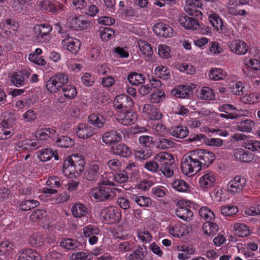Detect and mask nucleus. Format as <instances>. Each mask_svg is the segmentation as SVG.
Instances as JSON below:
<instances>
[{
    "mask_svg": "<svg viewBox=\"0 0 260 260\" xmlns=\"http://www.w3.org/2000/svg\"><path fill=\"white\" fill-rule=\"evenodd\" d=\"M131 198L140 207H149L152 204L151 199L147 197L134 194L132 195Z\"/></svg>",
    "mask_w": 260,
    "mask_h": 260,
    "instance_id": "nucleus-45",
    "label": "nucleus"
},
{
    "mask_svg": "<svg viewBox=\"0 0 260 260\" xmlns=\"http://www.w3.org/2000/svg\"><path fill=\"white\" fill-rule=\"evenodd\" d=\"M40 9L57 15L66 10L64 5L56 0H42L39 3Z\"/></svg>",
    "mask_w": 260,
    "mask_h": 260,
    "instance_id": "nucleus-5",
    "label": "nucleus"
},
{
    "mask_svg": "<svg viewBox=\"0 0 260 260\" xmlns=\"http://www.w3.org/2000/svg\"><path fill=\"white\" fill-rule=\"evenodd\" d=\"M228 46L232 52L237 55L245 54L248 50L246 43L240 40L230 41Z\"/></svg>",
    "mask_w": 260,
    "mask_h": 260,
    "instance_id": "nucleus-17",
    "label": "nucleus"
},
{
    "mask_svg": "<svg viewBox=\"0 0 260 260\" xmlns=\"http://www.w3.org/2000/svg\"><path fill=\"white\" fill-rule=\"evenodd\" d=\"M88 121L90 124L100 128L104 126L106 119L102 115L94 113L88 116Z\"/></svg>",
    "mask_w": 260,
    "mask_h": 260,
    "instance_id": "nucleus-32",
    "label": "nucleus"
},
{
    "mask_svg": "<svg viewBox=\"0 0 260 260\" xmlns=\"http://www.w3.org/2000/svg\"><path fill=\"white\" fill-rule=\"evenodd\" d=\"M139 142L142 146L150 149L154 145L155 143V142L153 141V138L147 135H142L140 136L139 138Z\"/></svg>",
    "mask_w": 260,
    "mask_h": 260,
    "instance_id": "nucleus-62",
    "label": "nucleus"
},
{
    "mask_svg": "<svg viewBox=\"0 0 260 260\" xmlns=\"http://www.w3.org/2000/svg\"><path fill=\"white\" fill-rule=\"evenodd\" d=\"M120 112L117 117V121L123 125H129L134 124L138 118L137 114L133 111L128 109Z\"/></svg>",
    "mask_w": 260,
    "mask_h": 260,
    "instance_id": "nucleus-11",
    "label": "nucleus"
},
{
    "mask_svg": "<svg viewBox=\"0 0 260 260\" xmlns=\"http://www.w3.org/2000/svg\"><path fill=\"white\" fill-rule=\"evenodd\" d=\"M254 154L242 148L237 149L234 151L235 160L241 162H250L254 159Z\"/></svg>",
    "mask_w": 260,
    "mask_h": 260,
    "instance_id": "nucleus-20",
    "label": "nucleus"
},
{
    "mask_svg": "<svg viewBox=\"0 0 260 260\" xmlns=\"http://www.w3.org/2000/svg\"><path fill=\"white\" fill-rule=\"evenodd\" d=\"M77 136L80 139H87L94 134V128L87 124L81 123L76 128Z\"/></svg>",
    "mask_w": 260,
    "mask_h": 260,
    "instance_id": "nucleus-21",
    "label": "nucleus"
},
{
    "mask_svg": "<svg viewBox=\"0 0 260 260\" xmlns=\"http://www.w3.org/2000/svg\"><path fill=\"white\" fill-rule=\"evenodd\" d=\"M103 221L107 224H112L118 222L121 219L120 210L117 208L109 207L104 209L101 213Z\"/></svg>",
    "mask_w": 260,
    "mask_h": 260,
    "instance_id": "nucleus-4",
    "label": "nucleus"
},
{
    "mask_svg": "<svg viewBox=\"0 0 260 260\" xmlns=\"http://www.w3.org/2000/svg\"><path fill=\"white\" fill-rule=\"evenodd\" d=\"M242 102L246 104H256L260 102V93L251 92L243 96Z\"/></svg>",
    "mask_w": 260,
    "mask_h": 260,
    "instance_id": "nucleus-50",
    "label": "nucleus"
},
{
    "mask_svg": "<svg viewBox=\"0 0 260 260\" xmlns=\"http://www.w3.org/2000/svg\"><path fill=\"white\" fill-rule=\"evenodd\" d=\"M155 75L159 78L166 80L170 77L169 69L165 66H159L154 69Z\"/></svg>",
    "mask_w": 260,
    "mask_h": 260,
    "instance_id": "nucleus-49",
    "label": "nucleus"
},
{
    "mask_svg": "<svg viewBox=\"0 0 260 260\" xmlns=\"http://www.w3.org/2000/svg\"><path fill=\"white\" fill-rule=\"evenodd\" d=\"M178 249L182 252L178 254V258L181 260L188 259L190 257V255L194 254L196 250V248L190 244L181 245Z\"/></svg>",
    "mask_w": 260,
    "mask_h": 260,
    "instance_id": "nucleus-25",
    "label": "nucleus"
},
{
    "mask_svg": "<svg viewBox=\"0 0 260 260\" xmlns=\"http://www.w3.org/2000/svg\"><path fill=\"white\" fill-rule=\"evenodd\" d=\"M127 79L132 85H139L145 82L146 77L142 73L131 72L128 74Z\"/></svg>",
    "mask_w": 260,
    "mask_h": 260,
    "instance_id": "nucleus-36",
    "label": "nucleus"
},
{
    "mask_svg": "<svg viewBox=\"0 0 260 260\" xmlns=\"http://www.w3.org/2000/svg\"><path fill=\"white\" fill-rule=\"evenodd\" d=\"M59 245L64 249L74 250L79 247L81 244L76 239L67 238L61 241Z\"/></svg>",
    "mask_w": 260,
    "mask_h": 260,
    "instance_id": "nucleus-46",
    "label": "nucleus"
},
{
    "mask_svg": "<svg viewBox=\"0 0 260 260\" xmlns=\"http://www.w3.org/2000/svg\"><path fill=\"white\" fill-rule=\"evenodd\" d=\"M129 260H153L152 255L148 253L145 245L139 246L128 256Z\"/></svg>",
    "mask_w": 260,
    "mask_h": 260,
    "instance_id": "nucleus-13",
    "label": "nucleus"
},
{
    "mask_svg": "<svg viewBox=\"0 0 260 260\" xmlns=\"http://www.w3.org/2000/svg\"><path fill=\"white\" fill-rule=\"evenodd\" d=\"M40 203L34 200H28L22 201L19 205V208L21 210L28 211L39 206Z\"/></svg>",
    "mask_w": 260,
    "mask_h": 260,
    "instance_id": "nucleus-58",
    "label": "nucleus"
},
{
    "mask_svg": "<svg viewBox=\"0 0 260 260\" xmlns=\"http://www.w3.org/2000/svg\"><path fill=\"white\" fill-rule=\"evenodd\" d=\"M46 212L45 210L37 209L34 211L30 214V219L32 222H37L40 219H43L46 216Z\"/></svg>",
    "mask_w": 260,
    "mask_h": 260,
    "instance_id": "nucleus-64",
    "label": "nucleus"
},
{
    "mask_svg": "<svg viewBox=\"0 0 260 260\" xmlns=\"http://www.w3.org/2000/svg\"><path fill=\"white\" fill-rule=\"evenodd\" d=\"M204 234L208 236L216 235L218 231V225L212 220L206 221L202 226Z\"/></svg>",
    "mask_w": 260,
    "mask_h": 260,
    "instance_id": "nucleus-40",
    "label": "nucleus"
},
{
    "mask_svg": "<svg viewBox=\"0 0 260 260\" xmlns=\"http://www.w3.org/2000/svg\"><path fill=\"white\" fill-rule=\"evenodd\" d=\"M152 153L151 149L144 150L141 149L140 150H136L134 151V154L136 160L142 161L147 159L149 158Z\"/></svg>",
    "mask_w": 260,
    "mask_h": 260,
    "instance_id": "nucleus-54",
    "label": "nucleus"
},
{
    "mask_svg": "<svg viewBox=\"0 0 260 260\" xmlns=\"http://www.w3.org/2000/svg\"><path fill=\"white\" fill-rule=\"evenodd\" d=\"M238 212L237 206L233 205H226L221 208V213L224 216H232L236 215Z\"/></svg>",
    "mask_w": 260,
    "mask_h": 260,
    "instance_id": "nucleus-57",
    "label": "nucleus"
},
{
    "mask_svg": "<svg viewBox=\"0 0 260 260\" xmlns=\"http://www.w3.org/2000/svg\"><path fill=\"white\" fill-rule=\"evenodd\" d=\"M116 190L115 188L99 185L98 187L93 188L91 193L95 200L101 202L114 197L116 194Z\"/></svg>",
    "mask_w": 260,
    "mask_h": 260,
    "instance_id": "nucleus-2",
    "label": "nucleus"
},
{
    "mask_svg": "<svg viewBox=\"0 0 260 260\" xmlns=\"http://www.w3.org/2000/svg\"><path fill=\"white\" fill-rule=\"evenodd\" d=\"M100 35L103 41L110 40L114 35V30L109 27H104L100 29Z\"/></svg>",
    "mask_w": 260,
    "mask_h": 260,
    "instance_id": "nucleus-59",
    "label": "nucleus"
},
{
    "mask_svg": "<svg viewBox=\"0 0 260 260\" xmlns=\"http://www.w3.org/2000/svg\"><path fill=\"white\" fill-rule=\"evenodd\" d=\"M41 146V143L38 141H34L32 140L25 139L18 144L19 151L27 150L32 151L36 150Z\"/></svg>",
    "mask_w": 260,
    "mask_h": 260,
    "instance_id": "nucleus-28",
    "label": "nucleus"
},
{
    "mask_svg": "<svg viewBox=\"0 0 260 260\" xmlns=\"http://www.w3.org/2000/svg\"><path fill=\"white\" fill-rule=\"evenodd\" d=\"M36 40L40 42H48L50 39V34L52 30V26L48 23L36 24L34 26Z\"/></svg>",
    "mask_w": 260,
    "mask_h": 260,
    "instance_id": "nucleus-3",
    "label": "nucleus"
},
{
    "mask_svg": "<svg viewBox=\"0 0 260 260\" xmlns=\"http://www.w3.org/2000/svg\"><path fill=\"white\" fill-rule=\"evenodd\" d=\"M69 80L68 74L63 72H58L50 78L46 82V89L50 93H57L60 91L64 84L68 83Z\"/></svg>",
    "mask_w": 260,
    "mask_h": 260,
    "instance_id": "nucleus-1",
    "label": "nucleus"
},
{
    "mask_svg": "<svg viewBox=\"0 0 260 260\" xmlns=\"http://www.w3.org/2000/svg\"><path fill=\"white\" fill-rule=\"evenodd\" d=\"M153 30L156 35L164 38H170L173 36V29L168 24L158 22L153 26Z\"/></svg>",
    "mask_w": 260,
    "mask_h": 260,
    "instance_id": "nucleus-15",
    "label": "nucleus"
},
{
    "mask_svg": "<svg viewBox=\"0 0 260 260\" xmlns=\"http://www.w3.org/2000/svg\"><path fill=\"white\" fill-rule=\"evenodd\" d=\"M138 45L142 53L146 56L150 57L153 54L152 46L148 42L140 40L138 41Z\"/></svg>",
    "mask_w": 260,
    "mask_h": 260,
    "instance_id": "nucleus-52",
    "label": "nucleus"
},
{
    "mask_svg": "<svg viewBox=\"0 0 260 260\" xmlns=\"http://www.w3.org/2000/svg\"><path fill=\"white\" fill-rule=\"evenodd\" d=\"M112 151L113 153L123 157H128L132 154L131 149L125 144H122L113 147Z\"/></svg>",
    "mask_w": 260,
    "mask_h": 260,
    "instance_id": "nucleus-43",
    "label": "nucleus"
},
{
    "mask_svg": "<svg viewBox=\"0 0 260 260\" xmlns=\"http://www.w3.org/2000/svg\"><path fill=\"white\" fill-rule=\"evenodd\" d=\"M243 146L252 151L260 150V142L252 138L247 139L243 142Z\"/></svg>",
    "mask_w": 260,
    "mask_h": 260,
    "instance_id": "nucleus-56",
    "label": "nucleus"
},
{
    "mask_svg": "<svg viewBox=\"0 0 260 260\" xmlns=\"http://www.w3.org/2000/svg\"><path fill=\"white\" fill-rule=\"evenodd\" d=\"M254 125V122L250 119H245L240 122H237L236 129L240 132L250 133Z\"/></svg>",
    "mask_w": 260,
    "mask_h": 260,
    "instance_id": "nucleus-39",
    "label": "nucleus"
},
{
    "mask_svg": "<svg viewBox=\"0 0 260 260\" xmlns=\"http://www.w3.org/2000/svg\"><path fill=\"white\" fill-rule=\"evenodd\" d=\"M169 134L176 138L183 139L189 134L187 127L182 125H177L169 128Z\"/></svg>",
    "mask_w": 260,
    "mask_h": 260,
    "instance_id": "nucleus-23",
    "label": "nucleus"
},
{
    "mask_svg": "<svg viewBox=\"0 0 260 260\" xmlns=\"http://www.w3.org/2000/svg\"><path fill=\"white\" fill-rule=\"evenodd\" d=\"M168 229L169 233L175 237L180 238L185 235V226L180 222H177L174 225H170Z\"/></svg>",
    "mask_w": 260,
    "mask_h": 260,
    "instance_id": "nucleus-41",
    "label": "nucleus"
},
{
    "mask_svg": "<svg viewBox=\"0 0 260 260\" xmlns=\"http://www.w3.org/2000/svg\"><path fill=\"white\" fill-rule=\"evenodd\" d=\"M186 6L184 7V10L189 15L193 16V13H196V15L198 14H202V13L199 10H193L191 8H201L203 6V4L201 0H186L185 1Z\"/></svg>",
    "mask_w": 260,
    "mask_h": 260,
    "instance_id": "nucleus-26",
    "label": "nucleus"
},
{
    "mask_svg": "<svg viewBox=\"0 0 260 260\" xmlns=\"http://www.w3.org/2000/svg\"><path fill=\"white\" fill-rule=\"evenodd\" d=\"M149 125L154 135L164 136L169 134V128L158 121L152 122Z\"/></svg>",
    "mask_w": 260,
    "mask_h": 260,
    "instance_id": "nucleus-30",
    "label": "nucleus"
},
{
    "mask_svg": "<svg viewBox=\"0 0 260 260\" xmlns=\"http://www.w3.org/2000/svg\"><path fill=\"white\" fill-rule=\"evenodd\" d=\"M17 260H42L40 254L32 249H24Z\"/></svg>",
    "mask_w": 260,
    "mask_h": 260,
    "instance_id": "nucleus-29",
    "label": "nucleus"
},
{
    "mask_svg": "<svg viewBox=\"0 0 260 260\" xmlns=\"http://www.w3.org/2000/svg\"><path fill=\"white\" fill-rule=\"evenodd\" d=\"M192 89L190 85H179L172 90L171 93L177 98L188 99L192 94Z\"/></svg>",
    "mask_w": 260,
    "mask_h": 260,
    "instance_id": "nucleus-16",
    "label": "nucleus"
},
{
    "mask_svg": "<svg viewBox=\"0 0 260 260\" xmlns=\"http://www.w3.org/2000/svg\"><path fill=\"white\" fill-rule=\"evenodd\" d=\"M60 90H61L64 97L68 100L74 99L77 94L76 87L72 84H67V83H66Z\"/></svg>",
    "mask_w": 260,
    "mask_h": 260,
    "instance_id": "nucleus-34",
    "label": "nucleus"
},
{
    "mask_svg": "<svg viewBox=\"0 0 260 260\" xmlns=\"http://www.w3.org/2000/svg\"><path fill=\"white\" fill-rule=\"evenodd\" d=\"M247 181L242 176H236L231 180L227 185L229 192L232 194L240 193L246 187Z\"/></svg>",
    "mask_w": 260,
    "mask_h": 260,
    "instance_id": "nucleus-8",
    "label": "nucleus"
},
{
    "mask_svg": "<svg viewBox=\"0 0 260 260\" xmlns=\"http://www.w3.org/2000/svg\"><path fill=\"white\" fill-rule=\"evenodd\" d=\"M73 215L76 218L85 216L88 213V210L84 205L81 203L75 204L71 209Z\"/></svg>",
    "mask_w": 260,
    "mask_h": 260,
    "instance_id": "nucleus-44",
    "label": "nucleus"
},
{
    "mask_svg": "<svg viewBox=\"0 0 260 260\" xmlns=\"http://www.w3.org/2000/svg\"><path fill=\"white\" fill-rule=\"evenodd\" d=\"M61 44L63 48L73 54H76L80 49L81 43L80 41L74 37H71L69 34H65L62 38Z\"/></svg>",
    "mask_w": 260,
    "mask_h": 260,
    "instance_id": "nucleus-9",
    "label": "nucleus"
},
{
    "mask_svg": "<svg viewBox=\"0 0 260 260\" xmlns=\"http://www.w3.org/2000/svg\"><path fill=\"white\" fill-rule=\"evenodd\" d=\"M175 213L177 216L185 221L191 220L193 215L192 211L187 207H178L176 209Z\"/></svg>",
    "mask_w": 260,
    "mask_h": 260,
    "instance_id": "nucleus-38",
    "label": "nucleus"
},
{
    "mask_svg": "<svg viewBox=\"0 0 260 260\" xmlns=\"http://www.w3.org/2000/svg\"><path fill=\"white\" fill-rule=\"evenodd\" d=\"M172 186L180 192L190 191L188 184L183 180L175 179L172 183Z\"/></svg>",
    "mask_w": 260,
    "mask_h": 260,
    "instance_id": "nucleus-55",
    "label": "nucleus"
},
{
    "mask_svg": "<svg viewBox=\"0 0 260 260\" xmlns=\"http://www.w3.org/2000/svg\"><path fill=\"white\" fill-rule=\"evenodd\" d=\"M83 231L84 236L87 238L93 235H99L100 233V229L96 226L91 224L85 226Z\"/></svg>",
    "mask_w": 260,
    "mask_h": 260,
    "instance_id": "nucleus-63",
    "label": "nucleus"
},
{
    "mask_svg": "<svg viewBox=\"0 0 260 260\" xmlns=\"http://www.w3.org/2000/svg\"><path fill=\"white\" fill-rule=\"evenodd\" d=\"M85 173V177L89 181H93L98 178L100 170L99 166L96 164H89Z\"/></svg>",
    "mask_w": 260,
    "mask_h": 260,
    "instance_id": "nucleus-37",
    "label": "nucleus"
},
{
    "mask_svg": "<svg viewBox=\"0 0 260 260\" xmlns=\"http://www.w3.org/2000/svg\"><path fill=\"white\" fill-rule=\"evenodd\" d=\"M67 23L70 28L79 30L87 28L89 25V21L80 15L69 17L67 19Z\"/></svg>",
    "mask_w": 260,
    "mask_h": 260,
    "instance_id": "nucleus-12",
    "label": "nucleus"
},
{
    "mask_svg": "<svg viewBox=\"0 0 260 260\" xmlns=\"http://www.w3.org/2000/svg\"><path fill=\"white\" fill-rule=\"evenodd\" d=\"M37 153L38 157L41 161H49L53 157H54L55 160H59V156L57 153L52 151L51 149L45 148L40 150Z\"/></svg>",
    "mask_w": 260,
    "mask_h": 260,
    "instance_id": "nucleus-27",
    "label": "nucleus"
},
{
    "mask_svg": "<svg viewBox=\"0 0 260 260\" xmlns=\"http://www.w3.org/2000/svg\"><path fill=\"white\" fill-rule=\"evenodd\" d=\"M122 139V134L116 131L105 133L102 136L103 142L107 145H114Z\"/></svg>",
    "mask_w": 260,
    "mask_h": 260,
    "instance_id": "nucleus-18",
    "label": "nucleus"
},
{
    "mask_svg": "<svg viewBox=\"0 0 260 260\" xmlns=\"http://www.w3.org/2000/svg\"><path fill=\"white\" fill-rule=\"evenodd\" d=\"M29 243L32 246L40 247L43 244V236L39 233H34L29 239Z\"/></svg>",
    "mask_w": 260,
    "mask_h": 260,
    "instance_id": "nucleus-60",
    "label": "nucleus"
},
{
    "mask_svg": "<svg viewBox=\"0 0 260 260\" xmlns=\"http://www.w3.org/2000/svg\"><path fill=\"white\" fill-rule=\"evenodd\" d=\"M31 71L29 69H24L20 71L14 72L10 76L11 83L15 86H24L27 82V80L30 77Z\"/></svg>",
    "mask_w": 260,
    "mask_h": 260,
    "instance_id": "nucleus-6",
    "label": "nucleus"
},
{
    "mask_svg": "<svg viewBox=\"0 0 260 260\" xmlns=\"http://www.w3.org/2000/svg\"><path fill=\"white\" fill-rule=\"evenodd\" d=\"M234 232L239 237H246L250 235V230L247 225L242 223H236L234 225Z\"/></svg>",
    "mask_w": 260,
    "mask_h": 260,
    "instance_id": "nucleus-33",
    "label": "nucleus"
},
{
    "mask_svg": "<svg viewBox=\"0 0 260 260\" xmlns=\"http://www.w3.org/2000/svg\"><path fill=\"white\" fill-rule=\"evenodd\" d=\"M199 214L202 218L207 221L214 219L215 215L213 211L207 207H202L199 210Z\"/></svg>",
    "mask_w": 260,
    "mask_h": 260,
    "instance_id": "nucleus-61",
    "label": "nucleus"
},
{
    "mask_svg": "<svg viewBox=\"0 0 260 260\" xmlns=\"http://www.w3.org/2000/svg\"><path fill=\"white\" fill-rule=\"evenodd\" d=\"M215 180V177L212 173L205 174L199 179L200 187L203 189L209 188L214 185Z\"/></svg>",
    "mask_w": 260,
    "mask_h": 260,
    "instance_id": "nucleus-31",
    "label": "nucleus"
},
{
    "mask_svg": "<svg viewBox=\"0 0 260 260\" xmlns=\"http://www.w3.org/2000/svg\"><path fill=\"white\" fill-rule=\"evenodd\" d=\"M178 21L182 27L188 30H197L201 26L198 20L183 12L178 14Z\"/></svg>",
    "mask_w": 260,
    "mask_h": 260,
    "instance_id": "nucleus-7",
    "label": "nucleus"
},
{
    "mask_svg": "<svg viewBox=\"0 0 260 260\" xmlns=\"http://www.w3.org/2000/svg\"><path fill=\"white\" fill-rule=\"evenodd\" d=\"M142 110L145 116L149 120L155 121L160 119L162 117L159 109L152 104L144 105Z\"/></svg>",
    "mask_w": 260,
    "mask_h": 260,
    "instance_id": "nucleus-14",
    "label": "nucleus"
},
{
    "mask_svg": "<svg viewBox=\"0 0 260 260\" xmlns=\"http://www.w3.org/2000/svg\"><path fill=\"white\" fill-rule=\"evenodd\" d=\"M56 134V130L50 127L38 129L35 133L37 140L45 141L52 138Z\"/></svg>",
    "mask_w": 260,
    "mask_h": 260,
    "instance_id": "nucleus-22",
    "label": "nucleus"
},
{
    "mask_svg": "<svg viewBox=\"0 0 260 260\" xmlns=\"http://www.w3.org/2000/svg\"><path fill=\"white\" fill-rule=\"evenodd\" d=\"M176 143L171 139L160 137L156 140L154 146L157 149H168L175 147Z\"/></svg>",
    "mask_w": 260,
    "mask_h": 260,
    "instance_id": "nucleus-35",
    "label": "nucleus"
},
{
    "mask_svg": "<svg viewBox=\"0 0 260 260\" xmlns=\"http://www.w3.org/2000/svg\"><path fill=\"white\" fill-rule=\"evenodd\" d=\"M18 28V23L11 18L6 20L3 23V34L5 37L9 38L11 35L15 33Z\"/></svg>",
    "mask_w": 260,
    "mask_h": 260,
    "instance_id": "nucleus-24",
    "label": "nucleus"
},
{
    "mask_svg": "<svg viewBox=\"0 0 260 260\" xmlns=\"http://www.w3.org/2000/svg\"><path fill=\"white\" fill-rule=\"evenodd\" d=\"M226 75V72L220 68H211L208 73L210 79L215 81L223 80Z\"/></svg>",
    "mask_w": 260,
    "mask_h": 260,
    "instance_id": "nucleus-42",
    "label": "nucleus"
},
{
    "mask_svg": "<svg viewBox=\"0 0 260 260\" xmlns=\"http://www.w3.org/2000/svg\"><path fill=\"white\" fill-rule=\"evenodd\" d=\"M208 20L216 30L220 28L223 24L221 17L213 11L208 14Z\"/></svg>",
    "mask_w": 260,
    "mask_h": 260,
    "instance_id": "nucleus-47",
    "label": "nucleus"
},
{
    "mask_svg": "<svg viewBox=\"0 0 260 260\" xmlns=\"http://www.w3.org/2000/svg\"><path fill=\"white\" fill-rule=\"evenodd\" d=\"M199 97L202 100H212L215 98V93L210 87L204 86L199 92Z\"/></svg>",
    "mask_w": 260,
    "mask_h": 260,
    "instance_id": "nucleus-48",
    "label": "nucleus"
},
{
    "mask_svg": "<svg viewBox=\"0 0 260 260\" xmlns=\"http://www.w3.org/2000/svg\"><path fill=\"white\" fill-rule=\"evenodd\" d=\"M165 97V93L162 90L156 89L149 95V101L151 103L157 104L162 102Z\"/></svg>",
    "mask_w": 260,
    "mask_h": 260,
    "instance_id": "nucleus-53",
    "label": "nucleus"
},
{
    "mask_svg": "<svg viewBox=\"0 0 260 260\" xmlns=\"http://www.w3.org/2000/svg\"><path fill=\"white\" fill-rule=\"evenodd\" d=\"M136 166L135 164H129L125 167V170L117 173L115 174H109V178L112 177L114 181L118 183H123L126 182L128 179V174L131 173V171L132 167Z\"/></svg>",
    "mask_w": 260,
    "mask_h": 260,
    "instance_id": "nucleus-19",
    "label": "nucleus"
},
{
    "mask_svg": "<svg viewBox=\"0 0 260 260\" xmlns=\"http://www.w3.org/2000/svg\"><path fill=\"white\" fill-rule=\"evenodd\" d=\"M56 144L60 147L69 148L74 145L73 139L68 136H61L55 141Z\"/></svg>",
    "mask_w": 260,
    "mask_h": 260,
    "instance_id": "nucleus-51",
    "label": "nucleus"
},
{
    "mask_svg": "<svg viewBox=\"0 0 260 260\" xmlns=\"http://www.w3.org/2000/svg\"><path fill=\"white\" fill-rule=\"evenodd\" d=\"M133 104L132 98L125 94L117 95L113 101V106L117 110H127L132 107Z\"/></svg>",
    "mask_w": 260,
    "mask_h": 260,
    "instance_id": "nucleus-10",
    "label": "nucleus"
}]
</instances>
